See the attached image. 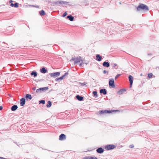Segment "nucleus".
Listing matches in <instances>:
<instances>
[{
	"mask_svg": "<svg viewBox=\"0 0 159 159\" xmlns=\"http://www.w3.org/2000/svg\"><path fill=\"white\" fill-rule=\"evenodd\" d=\"M25 99L24 98H21L20 100V104L21 106H23L25 103Z\"/></svg>",
	"mask_w": 159,
	"mask_h": 159,
	"instance_id": "obj_9",
	"label": "nucleus"
},
{
	"mask_svg": "<svg viewBox=\"0 0 159 159\" xmlns=\"http://www.w3.org/2000/svg\"><path fill=\"white\" fill-rule=\"evenodd\" d=\"M68 73L66 72V73L63 75L61 77L59 78H56L55 80L56 81H58L60 80H63L64 78L68 74Z\"/></svg>",
	"mask_w": 159,
	"mask_h": 159,
	"instance_id": "obj_7",
	"label": "nucleus"
},
{
	"mask_svg": "<svg viewBox=\"0 0 159 159\" xmlns=\"http://www.w3.org/2000/svg\"><path fill=\"white\" fill-rule=\"evenodd\" d=\"M13 2V1L12 0H10V1H9V2L10 3H11V5H10V6H11V7H14V4H13V3H12V2Z\"/></svg>",
	"mask_w": 159,
	"mask_h": 159,
	"instance_id": "obj_29",
	"label": "nucleus"
},
{
	"mask_svg": "<svg viewBox=\"0 0 159 159\" xmlns=\"http://www.w3.org/2000/svg\"><path fill=\"white\" fill-rule=\"evenodd\" d=\"M72 60H73L74 61V63L75 64L81 62L79 64V66H81L83 64L82 63H83V61L82 58L80 57H79L76 58H73Z\"/></svg>",
	"mask_w": 159,
	"mask_h": 159,
	"instance_id": "obj_2",
	"label": "nucleus"
},
{
	"mask_svg": "<svg viewBox=\"0 0 159 159\" xmlns=\"http://www.w3.org/2000/svg\"><path fill=\"white\" fill-rule=\"evenodd\" d=\"M32 89L33 90H35V89H36V88L35 87H33L32 88Z\"/></svg>",
	"mask_w": 159,
	"mask_h": 159,
	"instance_id": "obj_40",
	"label": "nucleus"
},
{
	"mask_svg": "<svg viewBox=\"0 0 159 159\" xmlns=\"http://www.w3.org/2000/svg\"><path fill=\"white\" fill-rule=\"evenodd\" d=\"M109 86H111L112 88H114L115 87V85L114 84V81L113 79H112L109 81Z\"/></svg>",
	"mask_w": 159,
	"mask_h": 159,
	"instance_id": "obj_6",
	"label": "nucleus"
},
{
	"mask_svg": "<svg viewBox=\"0 0 159 159\" xmlns=\"http://www.w3.org/2000/svg\"><path fill=\"white\" fill-rule=\"evenodd\" d=\"M37 73L36 71H32L31 73V75H33L34 77H36L37 76Z\"/></svg>",
	"mask_w": 159,
	"mask_h": 159,
	"instance_id": "obj_23",
	"label": "nucleus"
},
{
	"mask_svg": "<svg viewBox=\"0 0 159 159\" xmlns=\"http://www.w3.org/2000/svg\"><path fill=\"white\" fill-rule=\"evenodd\" d=\"M120 74H117V75H116V76L115 77V80H116V79H117V78H118L119 76H120Z\"/></svg>",
	"mask_w": 159,
	"mask_h": 159,
	"instance_id": "obj_34",
	"label": "nucleus"
},
{
	"mask_svg": "<svg viewBox=\"0 0 159 159\" xmlns=\"http://www.w3.org/2000/svg\"><path fill=\"white\" fill-rule=\"evenodd\" d=\"M48 104L47 105L46 107L48 108L50 107L52 105V102H51L50 101H48Z\"/></svg>",
	"mask_w": 159,
	"mask_h": 159,
	"instance_id": "obj_24",
	"label": "nucleus"
},
{
	"mask_svg": "<svg viewBox=\"0 0 159 159\" xmlns=\"http://www.w3.org/2000/svg\"><path fill=\"white\" fill-rule=\"evenodd\" d=\"M60 72H57L53 73H51L50 74V76L53 78H56L60 75Z\"/></svg>",
	"mask_w": 159,
	"mask_h": 159,
	"instance_id": "obj_4",
	"label": "nucleus"
},
{
	"mask_svg": "<svg viewBox=\"0 0 159 159\" xmlns=\"http://www.w3.org/2000/svg\"><path fill=\"white\" fill-rule=\"evenodd\" d=\"M130 82V86L131 87L132 85L133 81V77L131 75H129L128 77Z\"/></svg>",
	"mask_w": 159,
	"mask_h": 159,
	"instance_id": "obj_8",
	"label": "nucleus"
},
{
	"mask_svg": "<svg viewBox=\"0 0 159 159\" xmlns=\"http://www.w3.org/2000/svg\"><path fill=\"white\" fill-rule=\"evenodd\" d=\"M76 98L79 101H81L83 100L84 98L83 97L81 96H80V95H76Z\"/></svg>",
	"mask_w": 159,
	"mask_h": 159,
	"instance_id": "obj_18",
	"label": "nucleus"
},
{
	"mask_svg": "<svg viewBox=\"0 0 159 159\" xmlns=\"http://www.w3.org/2000/svg\"><path fill=\"white\" fill-rule=\"evenodd\" d=\"M140 75H141V76H142V74H140Z\"/></svg>",
	"mask_w": 159,
	"mask_h": 159,
	"instance_id": "obj_42",
	"label": "nucleus"
},
{
	"mask_svg": "<svg viewBox=\"0 0 159 159\" xmlns=\"http://www.w3.org/2000/svg\"><path fill=\"white\" fill-rule=\"evenodd\" d=\"M106 110H102L100 111L99 113L100 114L106 113Z\"/></svg>",
	"mask_w": 159,
	"mask_h": 159,
	"instance_id": "obj_25",
	"label": "nucleus"
},
{
	"mask_svg": "<svg viewBox=\"0 0 159 159\" xmlns=\"http://www.w3.org/2000/svg\"><path fill=\"white\" fill-rule=\"evenodd\" d=\"M25 98L27 101L28 99L31 100L32 98V96L30 94H27L26 95Z\"/></svg>",
	"mask_w": 159,
	"mask_h": 159,
	"instance_id": "obj_19",
	"label": "nucleus"
},
{
	"mask_svg": "<svg viewBox=\"0 0 159 159\" xmlns=\"http://www.w3.org/2000/svg\"><path fill=\"white\" fill-rule=\"evenodd\" d=\"M102 57L99 54H97L96 56V60L98 61H101Z\"/></svg>",
	"mask_w": 159,
	"mask_h": 159,
	"instance_id": "obj_17",
	"label": "nucleus"
},
{
	"mask_svg": "<svg viewBox=\"0 0 159 159\" xmlns=\"http://www.w3.org/2000/svg\"><path fill=\"white\" fill-rule=\"evenodd\" d=\"M36 7H39V6H38Z\"/></svg>",
	"mask_w": 159,
	"mask_h": 159,
	"instance_id": "obj_43",
	"label": "nucleus"
},
{
	"mask_svg": "<svg viewBox=\"0 0 159 159\" xmlns=\"http://www.w3.org/2000/svg\"><path fill=\"white\" fill-rule=\"evenodd\" d=\"M111 66H112V69H117L119 68L118 67V66L116 63H112L111 64Z\"/></svg>",
	"mask_w": 159,
	"mask_h": 159,
	"instance_id": "obj_11",
	"label": "nucleus"
},
{
	"mask_svg": "<svg viewBox=\"0 0 159 159\" xmlns=\"http://www.w3.org/2000/svg\"><path fill=\"white\" fill-rule=\"evenodd\" d=\"M66 139V135L63 134H61L60 136L59 137V139L60 140H64Z\"/></svg>",
	"mask_w": 159,
	"mask_h": 159,
	"instance_id": "obj_10",
	"label": "nucleus"
},
{
	"mask_svg": "<svg viewBox=\"0 0 159 159\" xmlns=\"http://www.w3.org/2000/svg\"><path fill=\"white\" fill-rule=\"evenodd\" d=\"M97 152L101 154L104 152V149L102 148H99L96 150Z\"/></svg>",
	"mask_w": 159,
	"mask_h": 159,
	"instance_id": "obj_12",
	"label": "nucleus"
},
{
	"mask_svg": "<svg viewBox=\"0 0 159 159\" xmlns=\"http://www.w3.org/2000/svg\"><path fill=\"white\" fill-rule=\"evenodd\" d=\"M91 159H98L96 157H92Z\"/></svg>",
	"mask_w": 159,
	"mask_h": 159,
	"instance_id": "obj_38",
	"label": "nucleus"
},
{
	"mask_svg": "<svg viewBox=\"0 0 159 159\" xmlns=\"http://www.w3.org/2000/svg\"><path fill=\"white\" fill-rule=\"evenodd\" d=\"M14 7H19L18 4L17 3H16L14 4Z\"/></svg>",
	"mask_w": 159,
	"mask_h": 159,
	"instance_id": "obj_32",
	"label": "nucleus"
},
{
	"mask_svg": "<svg viewBox=\"0 0 159 159\" xmlns=\"http://www.w3.org/2000/svg\"><path fill=\"white\" fill-rule=\"evenodd\" d=\"M87 84V83L86 82H84L81 84V85L84 86V85H85L86 84Z\"/></svg>",
	"mask_w": 159,
	"mask_h": 159,
	"instance_id": "obj_36",
	"label": "nucleus"
},
{
	"mask_svg": "<svg viewBox=\"0 0 159 159\" xmlns=\"http://www.w3.org/2000/svg\"><path fill=\"white\" fill-rule=\"evenodd\" d=\"M48 87H43V88H40L38 89H37L36 91V92L37 93H40L42 91H44L47 90L48 89Z\"/></svg>",
	"mask_w": 159,
	"mask_h": 159,
	"instance_id": "obj_3",
	"label": "nucleus"
},
{
	"mask_svg": "<svg viewBox=\"0 0 159 159\" xmlns=\"http://www.w3.org/2000/svg\"><path fill=\"white\" fill-rule=\"evenodd\" d=\"M153 75V74L152 73H150L148 74V76L149 78H151L152 77Z\"/></svg>",
	"mask_w": 159,
	"mask_h": 159,
	"instance_id": "obj_30",
	"label": "nucleus"
},
{
	"mask_svg": "<svg viewBox=\"0 0 159 159\" xmlns=\"http://www.w3.org/2000/svg\"><path fill=\"white\" fill-rule=\"evenodd\" d=\"M41 70H46V69L44 67H43Z\"/></svg>",
	"mask_w": 159,
	"mask_h": 159,
	"instance_id": "obj_41",
	"label": "nucleus"
},
{
	"mask_svg": "<svg viewBox=\"0 0 159 159\" xmlns=\"http://www.w3.org/2000/svg\"><path fill=\"white\" fill-rule=\"evenodd\" d=\"M92 157L91 156H86L84 157V159H91Z\"/></svg>",
	"mask_w": 159,
	"mask_h": 159,
	"instance_id": "obj_28",
	"label": "nucleus"
},
{
	"mask_svg": "<svg viewBox=\"0 0 159 159\" xmlns=\"http://www.w3.org/2000/svg\"><path fill=\"white\" fill-rule=\"evenodd\" d=\"M103 73L104 74H105L106 73L108 74V71H107L106 70H104V71H103Z\"/></svg>",
	"mask_w": 159,
	"mask_h": 159,
	"instance_id": "obj_35",
	"label": "nucleus"
},
{
	"mask_svg": "<svg viewBox=\"0 0 159 159\" xmlns=\"http://www.w3.org/2000/svg\"><path fill=\"white\" fill-rule=\"evenodd\" d=\"M3 109V107L2 106H0V110H2Z\"/></svg>",
	"mask_w": 159,
	"mask_h": 159,
	"instance_id": "obj_39",
	"label": "nucleus"
},
{
	"mask_svg": "<svg viewBox=\"0 0 159 159\" xmlns=\"http://www.w3.org/2000/svg\"><path fill=\"white\" fill-rule=\"evenodd\" d=\"M40 72L42 73H46L48 72V70H40Z\"/></svg>",
	"mask_w": 159,
	"mask_h": 159,
	"instance_id": "obj_31",
	"label": "nucleus"
},
{
	"mask_svg": "<svg viewBox=\"0 0 159 159\" xmlns=\"http://www.w3.org/2000/svg\"><path fill=\"white\" fill-rule=\"evenodd\" d=\"M126 91V90L125 89H122L120 90L117 93L119 95H121L123 93H125Z\"/></svg>",
	"mask_w": 159,
	"mask_h": 159,
	"instance_id": "obj_13",
	"label": "nucleus"
},
{
	"mask_svg": "<svg viewBox=\"0 0 159 159\" xmlns=\"http://www.w3.org/2000/svg\"><path fill=\"white\" fill-rule=\"evenodd\" d=\"M138 11H148V7L145 5L143 4H139L137 8Z\"/></svg>",
	"mask_w": 159,
	"mask_h": 159,
	"instance_id": "obj_1",
	"label": "nucleus"
},
{
	"mask_svg": "<svg viewBox=\"0 0 159 159\" xmlns=\"http://www.w3.org/2000/svg\"><path fill=\"white\" fill-rule=\"evenodd\" d=\"M115 146L114 145L110 144L107 145L105 147V149L107 150H110L114 149Z\"/></svg>",
	"mask_w": 159,
	"mask_h": 159,
	"instance_id": "obj_5",
	"label": "nucleus"
},
{
	"mask_svg": "<svg viewBox=\"0 0 159 159\" xmlns=\"http://www.w3.org/2000/svg\"><path fill=\"white\" fill-rule=\"evenodd\" d=\"M134 147V146L133 144H131L129 145V148H133Z\"/></svg>",
	"mask_w": 159,
	"mask_h": 159,
	"instance_id": "obj_37",
	"label": "nucleus"
},
{
	"mask_svg": "<svg viewBox=\"0 0 159 159\" xmlns=\"http://www.w3.org/2000/svg\"><path fill=\"white\" fill-rule=\"evenodd\" d=\"M118 111V110H106V113H111L112 111Z\"/></svg>",
	"mask_w": 159,
	"mask_h": 159,
	"instance_id": "obj_22",
	"label": "nucleus"
},
{
	"mask_svg": "<svg viewBox=\"0 0 159 159\" xmlns=\"http://www.w3.org/2000/svg\"><path fill=\"white\" fill-rule=\"evenodd\" d=\"M45 14L44 11L43 10H41L40 12V14L41 16L44 15Z\"/></svg>",
	"mask_w": 159,
	"mask_h": 159,
	"instance_id": "obj_26",
	"label": "nucleus"
},
{
	"mask_svg": "<svg viewBox=\"0 0 159 159\" xmlns=\"http://www.w3.org/2000/svg\"><path fill=\"white\" fill-rule=\"evenodd\" d=\"M101 93H103L104 95H106L107 93V91L106 89H101L100 90Z\"/></svg>",
	"mask_w": 159,
	"mask_h": 159,
	"instance_id": "obj_14",
	"label": "nucleus"
},
{
	"mask_svg": "<svg viewBox=\"0 0 159 159\" xmlns=\"http://www.w3.org/2000/svg\"><path fill=\"white\" fill-rule=\"evenodd\" d=\"M93 94L94 95V97L95 98H97L98 97V95L97 94V92L96 91H94L93 92Z\"/></svg>",
	"mask_w": 159,
	"mask_h": 159,
	"instance_id": "obj_21",
	"label": "nucleus"
},
{
	"mask_svg": "<svg viewBox=\"0 0 159 159\" xmlns=\"http://www.w3.org/2000/svg\"><path fill=\"white\" fill-rule=\"evenodd\" d=\"M66 18H67L70 21H72L74 20V17L71 15L67 16Z\"/></svg>",
	"mask_w": 159,
	"mask_h": 159,
	"instance_id": "obj_20",
	"label": "nucleus"
},
{
	"mask_svg": "<svg viewBox=\"0 0 159 159\" xmlns=\"http://www.w3.org/2000/svg\"><path fill=\"white\" fill-rule=\"evenodd\" d=\"M67 15V13L66 12H65L63 15V17H65Z\"/></svg>",
	"mask_w": 159,
	"mask_h": 159,
	"instance_id": "obj_33",
	"label": "nucleus"
},
{
	"mask_svg": "<svg viewBox=\"0 0 159 159\" xmlns=\"http://www.w3.org/2000/svg\"><path fill=\"white\" fill-rule=\"evenodd\" d=\"M18 106L17 105H14L12 106L11 110L12 111H15L18 108Z\"/></svg>",
	"mask_w": 159,
	"mask_h": 159,
	"instance_id": "obj_15",
	"label": "nucleus"
},
{
	"mask_svg": "<svg viewBox=\"0 0 159 159\" xmlns=\"http://www.w3.org/2000/svg\"><path fill=\"white\" fill-rule=\"evenodd\" d=\"M39 104H44L45 103V101L44 100H41L39 101Z\"/></svg>",
	"mask_w": 159,
	"mask_h": 159,
	"instance_id": "obj_27",
	"label": "nucleus"
},
{
	"mask_svg": "<svg viewBox=\"0 0 159 159\" xmlns=\"http://www.w3.org/2000/svg\"><path fill=\"white\" fill-rule=\"evenodd\" d=\"M103 66L106 67H109L110 66V64L109 62H107V61H105L103 63Z\"/></svg>",
	"mask_w": 159,
	"mask_h": 159,
	"instance_id": "obj_16",
	"label": "nucleus"
}]
</instances>
